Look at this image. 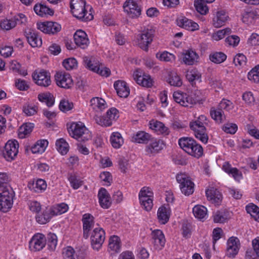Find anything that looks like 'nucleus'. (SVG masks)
Returning a JSON list of instances; mask_svg holds the SVG:
<instances>
[{
    "label": "nucleus",
    "mask_w": 259,
    "mask_h": 259,
    "mask_svg": "<svg viewBox=\"0 0 259 259\" xmlns=\"http://www.w3.org/2000/svg\"><path fill=\"white\" fill-rule=\"evenodd\" d=\"M123 8L132 18H136L141 15V7L138 5L137 2L134 0H127L124 4Z\"/></svg>",
    "instance_id": "12"
},
{
    "label": "nucleus",
    "mask_w": 259,
    "mask_h": 259,
    "mask_svg": "<svg viewBox=\"0 0 259 259\" xmlns=\"http://www.w3.org/2000/svg\"><path fill=\"white\" fill-rule=\"evenodd\" d=\"M178 143L181 148L188 154L197 158L203 155V148L193 138L182 137Z\"/></svg>",
    "instance_id": "3"
},
{
    "label": "nucleus",
    "mask_w": 259,
    "mask_h": 259,
    "mask_svg": "<svg viewBox=\"0 0 259 259\" xmlns=\"http://www.w3.org/2000/svg\"><path fill=\"white\" fill-rule=\"evenodd\" d=\"M144 201H140V204L143 208L146 211H150L153 205V199L152 198H147L144 199Z\"/></svg>",
    "instance_id": "63"
},
{
    "label": "nucleus",
    "mask_w": 259,
    "mask_h": 259,
    "mask_svg": "<svg viewBox=\"0 0 259 259\" xmlns=\"http://www.w3.org/2000/svg\"><path fill=\"white\" fill-rule=\"evenodd\" d=\"M53 216L51 209H47L42 213L36 216V220L40 224H45L50 221Z\"/></svg>",
    "instance_id": "31"
},
{
    "label": "nucleus",
    "mask_w": 259,
    "mask_h": 259,
    "mask_svg": "<svg viewBox=\"0 0 259 259\" xmlns=\"http://www.w3.org/2000/svg\"><path fill=\"white\" fill-rule=\"evenodd\" d=\"M206 195L208 200L216 204L220 203L222 199L221 193L214 187H211L206 190Z\"/></svg>",
    "instance_id": "26"
},
{
    "label": "nucleus",
    "mask_w": 259,
    "mask_h": 259,
    "mask_svg": "<svg viewBox=\"0 0 259 259\" xmlns=\"http://www.w3.org/2000/svg\"><path fill=\"white\" fill-rule=\"evenodd\" d=\"M50 209L53 215H57L66 212L68 209V206L65 203H62Z\"/></svg>",
    "instance_id": "45"
},
{
    "label": "nucleus",
    "mask_w": 259,
    "mask_h": 259,
    "mask_svg": "<svg viewBox=\"0 0 259 259\" xmlns=\"http://www.w3.org/2000/svg\"><path fill=\"white\" fill-rule=\"evenodd\" d=\"M246 57L243 54H238L234 58L233 62L236 66H243L246 64Z\"/></svg>",
    "instance_id": "60"
},
{
    "label": "nucleus",
    "mask_w": 259,
    "mask_h": 259,
    "mask_svg": "<svg viewBox=\"0 0 259 259\" xmlns=\"http://www.w3.org/2000/svg\"><path fill=\"white\" fill-rule=\"evenodd\" d=\"M25 35L28 43L32 47H38L41 46V38L34 30H28L25 32Z\"/></svg>",
    "instance_id": "22"
},
{
    "label": "nucleus",
    "mask_w": 259,
    "mask_h": 259,
    "mask_svg": "<svg viewBox=\"0 0 259 259\" xmlns=\"http://www.w3.org/2000/svg\"><path fill=\"white\" fill-rule=\"evenodd\" d=\"M117 95L121 98H126L130 94V89L124 81L117 80L114 83Z\"/></svg>",
    "instance_id": "24"
},
{
    "label": "nucleus",
    "mask_w": 259,
    "mask_h": 259,
    "mask_svg": "<svg viewBox=\"0 0 259 259\" xmlns=\"http://www.w3.org/2000/svg\"><path fill=\"white\" fill-rule=\"evenodd\" d=\"M248 78L255 83H259V65L252 68L248 73Z\"/></svg>",
    "instance_id": "51"
},
{
    "label": "nucleus",
    "mask_w": 259,
    "mask_h": 259,
    "mask_svg": "<svg viewBox=\"0 0 259 259\" xmlns=\"http://www.w3.org/2000/svg\"><path fill=\"white\" fill-rule=\"evenodd\" d=\"M33 127V126L31 123L24 124L20 127L19 136L21 138H24L32 132Z\"/></svg>",
    "instance_id": "49"
},
{
    "label": "nucleus",
    "mask_w": 259,
    "mask_h": 259,
    "mask_svg": "<svg viewBox=\"0 0 259 259\" xmlns=\"http://www.w3.org/2000/svg\"><path fill=\"white\" fill-rule=\"evenodd\" d=\"M228 18V14L224 10L218 11L213 18V25L215 27H220L225 24Z\"/></svg>",
    "instance_id": "27"
},
{
    "label": "nucleus",
    "mask_w": 259,
    "mask_h": 259,
    "mask_svg": "<svg viewBox=\"0 0 259 259\" xmlns=\"http://www.w3.org/2000/svg\"><path fill=\"white\" fill-rule=\"evenodd\" d=\"M100 206L104 209H108L111 205V200L109 194L103 188H101L98 194Z\"/></svg>",
    "instance_id": "20"
},
{
    "label": "nucleus",
    "mask_w": 259,
    "mask_h": 259,
    "mask_svg": "<svg viewBox=\"0 0 259 259\" xmlns=\"http://www.w3.org/2000/svg\"><path fill=\"white\" fill-rule=\"evenodd\" d=\"M197 58V55L195 52L188 50L184 54L183 60L186 64L191 65L194 64Z\"/></svg>",
    "instance_id": "36"
},
{
    "label": "nucleus",
    "mask_w": 259,
    "mask_h": 259,
    "mask_svg": "<svg viewBox=\"0 0 259 259\" xmlns=\"http://www.w3.org/2000/svg\"><path fill=\"white\" fill-rule=\"evenodd\" d=\"M193 213L196 218L201 220L206 216L207 209L202 205H196L193 208Z\"/></svg>",
    "instance_id": "41"
},
{
    "label": "nucleus",
    "mask_w": 259,
    "mask_h": 259,
    "mask_svg": "<svg viewBox=\"0 0 259 259\" xmlns=\"http://www.w3.org/2000/svg\"><path fill=\"white\" fill-rule=\"evenodd\" d=\"M83 62L84 63V65L86 68L89 69L95 72L99 71V65L98 64L97 62L94 63L93 62L92 59L88 57H83Z\"/></svg>",
    "instance_id": "53"
},
{
    "label": "nucleus",
    "mask_w": 259,
    "mask_h": 259,
    "mask_svg": "<svg viewBox=\"0 0 259 259\" xmlns=\"http://www.w3.org/2000/svg\"><path fill=\"white\" fill-rule=\"evenodd\" d=\"M37 26L38 29L47 34H55L61 29V25L56 22L48 21L37 23Z\"/></svg>",
    "instance_id": "11"
},
{
    "label": "nucleus",
    "mask_w": 259,
    "mask_h": 259,
    "mask_svg": "<svg viewBox=\"0 0 259 259\" xmlns=\"http://www.w3.org/2000/svg\"><path fill=\"white\" fill-rule=\"evenodd\" d=\"M74 39L76 46L83 49L87 48L90 43L87 34L81 29L75 32L74 34Z\"/></svg>",
    "instance_id": "17"
},
{
    "label": "nucleus",
    "mask_w": 259,
    "mask_h": 259,
    "mask_svg": "<svg viewBox=\"0 0 259 259\" xmlns=\"http://www.w3.org/2000/svg\"><path fill=\"white\" fill-rule=\"evenodd\" d=\"M83 236L87 239L89 236V232L94 226V218L90 213H85L82 217Z\"/></svg>",
    "instance_id": "21"
},
{
    "label": "nucleus",
    "mask_w": 259,
    "mask_h": 259,
    "mask_svg": "<svg viewBox=\"0 0 259 259\" xmlns=\"http://www.w3.org/2000/svg\"><path fill=\"white\" fill-rule=\"evenodd\" d=\"M70 136L78 141L85 142L91 138L88 130L81 123H72L68 129Z\"/></svg>",
    "instance_id": "4"
},
{
    "label": "nucleus",
    "mask_w": 259,
    "mask_h": 259,
    "mask_svg": "<svg viewBox=\"0 0 259 259\" xmlns=\"http://www.w3.org/2000/svg\"><path fill=\"white\" fill-rule=\"evenodd\" d=\"M246 210L255 221L259 222V208L256 205L250 204L246 206Z\"/></svg>",
    "instance_id": "44"
},
{
    "label": "nucleus",
    "mask_w": 259,
    "mask_h": 259,
    "mask_svg": "<svg viewBox=\"0 0 259 259\" xmlns=\"http://www.w3.org/2000/svg\"><path fill=\"white\" fill-rule=\"evenodd\" d=\"M70 4L73 16L78 20L87 22L93 19L94 16L91 12V7L86 6L85 0H71Z\"/></svg>",
    "instance_id": "1"
},
{
    "label": "nucleus",
    "mask_w": 259,
    "mask_h": 259,
    "mask_svg": "<svg viewBox=\"0 0 259 259\" xmlns=\"http://www.w3.org/2000/svg\"><path fill=\"white\" fill-rule=\"evenodd\" d=\"M64 259H82V257L78 255L71 246H67L63 250Z\"/></svg>",
    "instance_id": "32"
},
{
    "label": "nucleus",
    "mask_w": 259,
    "mask_h": 259,
    "mask_svg": "<svg viewBox=\"0 0 259 259\" xmlns=\"http://www.w3.org/2000/svg\"><path fill=\"white\" fill-rule=\"evenodd\" d=\"M46 244V238L44 235L37 234L34 235L29 242V247L34 251L41 250Z\"/></svg>",
    "instance_id": "15"
},
{
    "label": "nucleus",
    "mask_w": 259,
    "mask_h": 259,
    "mask_svg": "<svg viewBox=\"0 0 259 259\" xmlns=\"http://www.w3.org/2000/svg\"><path fill=\"white\" fill-rule=\"evenodd\" d=\"M73 107L72 102H70L68 100H62L59 104V108L63 112H67L70 110Z\"/></svg>",
    "instance_id": "61"
},
{
    "label": "nucleus",
    "mask_w": 259,
    "mask_h": 259,
    "mask_svg": "<svg viewBox=\"0 0 259 259\" xmlns=\"http://www.w3.org/2000/svg\"><path fill=\"white\" fill-rule=\"evenodd\" d=\"M231 32V30L229 28L219 30L212 35V38L213 40L218 41L223 39L226 35L229 34Z\"/></svg>",
    "instance_id": "54"
},
{
    "label": "nucleus",
    "mask_w": 259,
    "mask_h": 259,
    "mask_svg": "<svg viewBox=\"0 0 259 259\" xmlns=\"http://www.w3.org/2000/svg\"><path fill=\"white\" fill-rule=\"evenodd\" d=\"M155 30L153 29H147L144 30L140 34L139 39V46L143 50L148 52L149 45L152 42L154 36Z\"/></svg>",
    "instance_id": "10"
},
{
    "label": "nucleus",
    "mask_w": 259,
    "mask_h": 259,
    "mask_svg": "<svg viewBox=\"0 0 259 259\" xmlns=\"http://www.w3.org/2000/svg\"><path fill=\"white\" fill-rule=\"evenodd\" d=\"M38 100L41 102H45L48 107L52 106L54 103L53 96L50 93H42L38 95Z\"/></svg>",
    "instance_id": "43"
},
{
    "label": "nucleus",
    "mask_w": 259,
    "mask_h": 259,
    "mask_svg": "<svg viewBox=\"0 0 259 259\" xmlns=\"http://www.w3.org/2000/svg\"><path fill=\"white\" fill-rule=\"evenodd\" d=\"M239 240L237 237H231L227 242V255L229 257H234L239 249Z\"/></svg>",
    "instance_id": "19"
},
{
    "label": "nucleus",
    "mask_w": 259,
    "mask_h": 259,
    "mask_svg": "<svg viewBox=\"0 0 259 259\" xmlns=\"http://www.w3.org/2000/svg\"><path fill=\"white\" fill-rule=\"evenodd\" d=\"M32 78L35 82L41 87H47L51 83L49 73L44 70L39 72H34L32 74Z\"/></svg>",
    "instance_id": "13"
},
{
    "label": "nucleus",
    "mask_w": 259,
    "mask_h": 259,
    "mask_svg": "<svg viewBox=\"0 0 259 259\" xmlns=\"http://www.w3.org/2000/svg\"><path fill=\"white\" fill-rule=\"evenodd\" d=\"M169 217L170 210L168 208L164 206H161L158 208L157 211V218L160 224H166L168 221Z\"/></svg>",
    "instance_id": "28"
},
{
    "label": "nucleus",
    "mask_w": 259,
    "mask_h": 259,
    "mask_svg": "<svg viewBox=\"0 0 259 259\" xmlns=\"http://www.w3.org/2000/svg\"><path fill=\"white\" fill-rule=\"evenodd\" d=\"M105 239L104 230L100 227L95 228L91 235V245L93 248L98 250L102 246Z\"/></svg>",
    "instance_id": "8"
},
{
    "label": "nucleus",
    "mask_w": 259,
    "mask_h": 259,
    "mask_svg": "<svg viewBox=\"0 0 259 259\" xmlns=\"http://www.w3.org/2000/svg\"><path fill=\"white\" fill-rule=\"evenodd\" d=\"M28 187L31 191L36 193L41 192L46 190L47 184L45 181L42 179H38L35 183H29Z\"/></svg>",
    "instance_id": "29"
},
{
    "label": "nucleus",
    "mask_w": 259,
    "mask_h": 259,
    "mask_svg": "<svg viewBox=\"0 0 259 259\" xmlns=\"http://www.w3.org/2000/svg\"><path fill=\"white\" fill-rule=\"evenodd\" d=\"M210 114L212 118L218 123L223 122L225 119V116L223 111L219 107L218 109L211 107L210 110Z\"/></svg>",
    "instance_id": "33"
},
{
    "label": "nucleus",
    "mask_w": 259,
    "mask_h": 259,
    "mask_svg": "<svg viewBox=\"0 0 259 259\" xmlns=\"http://www.w3.org/2000/svg\"><path fill=\"white\" fill-rule=\"evenodd\" d=\"M163 141L159 139L152 140L146 148V151L148 154L155 155L159 153L164 147Z\"/></svg>",
    "instance_id": "18"
},
{
    "label": "nucleus",
    "mask_w": 259,
    "mask_h": 259,
    "mask_svg": "<svg viewBox=\"0 0 259 259\" xmlns=\"http://www.w3.org/2000/svg\"><path fill=\"white\" fill-rule=\"evenodd\" d=\"M227 58V56L223 52H215L210 54L209 59L214 63L220 64L224 62Z\"/></svg>",
    "instance_id": "42"
},
{
    "label": "nucleus",
    "mask_w": 259,
    "mask_h": 259,
    "mask_svg": "<svg viewBox=\"0 0 259 259\" xmlns=\"http://www.w3.org/2000/svg\"><path fill=\"white\" fill-rule=\"evenodd\" d=\"M16 26V23L13 21L12 18L10 19H5L0 21L1 28L5 30H9Z\"/></svg>",
    "instance_id": "48"
},
{
    "label": "nucleus",
    "mask_w": 259,
    "mask_h": 259,
    "mask_svg": "<svg viewBox=\"0 0 259 259\" xmlns=\"http://www.w3.org/2000/svg\"><path fill=\"white\" fill-rule=\"evenodd\" d=\"M156 57L159 60L165 62H172L175 60L176 57L172 54L167 52H163V53H157Z\"/></svg>",
    "instance_id": "46"
},
{
    "label": "nucleus",
    "mask_w": 259,
    "mask_h": 259,
    "mask_svg": "<svg viewBox=\"0 0 259 259\" xmlns=\"http://www.w3.org/2000/svg\"><path fill=\"white\" fill-rule=\"evenodd\" d=\"M205 2H201V1H195L194 6L197 11L201 15H206L208 12L207 6L204 4Z\"/></svg>",
    "instance_id": "55"
},
{
    "label": "nucleus",
    "mask_w": 259,
    "mask_h": 259,
    "mask_svg": "<svg viewBox=\"0 0 259 259\" xmlns=\"http://www.w3.org/2000/svg\"><path fill=\"white\" fill-rule=\"evenodd\" d=\"M112 146L115 148H119L123 144V139L118 132L113 133L110 137Z\"/></svg>",
    "instance_id": "34"
},
{
    "label": "nucleus",
    "mask_w": 259,
    "mask_h": 259,
    "mask_svg": "<svg viewBox=\"0 0 259 259\" xmlns=\"http://www.w3.org/2000/svg\"><path fill=\"white\" fill-rule=\"evenodd\" d=\"M177 25L185 29L190 31H195L199 29L197 23L186 17L179 18L177 20Z\"/></svg>",
    "instance_id": "23"
},
{
    "label": "nucleus",
    "mask_w": 259,
    "mask_h": 259,
    "mask_svg": "<svg viewBox=\"0 0 259 259\" xmlns=\"http://www.w3.org/2000/svg\"><path fill=\"white\" fill-rule=\"evenodd\" d=\"M168 82L170 85L174 87H181L182 84V81L180 76L176 73L172 72L169 75L168 79Z\"/></svg>",
    "instance_id": "47"
},
{
    "label": "nucleus",
    "mask_w": 259,
    "mask_h": 259,
    "mask_svg": "<svg viewBox=\"0 0 259 259\" xmlns=\"http://www.w3.org/2000/svg\"><path fill=\"white\" fill-rule=\"evenodd\" d=\"M257 18L255 12H245L242 14V20L243 23L249 25L253 23Z\"/></svg>",
    "instance_id": "40"
},
{
    "label": "nucleus",
    "mask_w": 259,
    "mask_h": 259,
    "mask_svg": "<svg viewBox=\"0 0 259 259\" xmlns=\"http://www.w3.org/2000/svg\"><path fill=\"white\" fill-rule=\"evenodd\" d=\"M109 248L114 252H118L120 249L119 238L117 236L110 237L109 241Z\"/></svg>",
    "instance_id": "37"
},
{
    "label": "nucleus",
    "mask_w": 259,
    "mask_h": 259,
    "mask_svg": "<svg viewBox=\"0 0 259 259\" xmlns=\"http://www.w3.org/2000/svg\"><path fill=\"white\" fill-rule=\"evenodd\" d=\"M19 144L14 140H9L4 147L3 154L4 158L8 161H12L14 160L18 153Z\"/></svg>",
    "instance_id": "7"
},
{
    "label": "nucleus",
    "mask_w": 259,
    "mask_h": 259,
    "mask_svg": "<svg viewBox=\"0 0 259 259\" xmlns=\"http://www.w3.org/2000/svg\"><path fill=\"white\" fill-rule=\"evenodd\" d=\"M38 107L36 106H32L29 104H25L23 106L22 110L23 113L27 116H32L37 112Z\"/></svg>",
    "instance_id": "50"
},
{
    "label": "nucleus",
    "mask_w": 259,
    "mask_h": 259,
    "mask_svg": "<svg viewBox=\"0 0 259 259\" xmlns=\"http://www.w3.org/2000/svg\"><path fill=\"white\" fill-rule=\"evenodd\" d=\"M14 196V192L11 188H5L0 193V211L7 212L11 208Z\"/></svg>",
    "instance_id": "5"
},
{
    "label": "nucleus",
    "mask_w": 259,
    "mask_h": 259,
    "mask_svg": "<svg viewBox=\"0 0 259 259\" xmlns=\"http://www.w3.org/2000/svg\"><path fill=\"white\" fill-rule=\"evenodd\" d=\"M94 119L97 124L101 126H111L112 124V122L110 121V120L106 116H95L94 117Z\"/></svg>",
    "instance_id": "59"
},
{
    "label": "nucleus",
    "mask_w": 259,
    "mask_h": 259,
    "mask_svg": "<svg viewBox=\"0 0 259 259\" xmlns=\"http://www.w3.org/2000/svg\"><path fill=\"white\" fill-rule=\"evenodd\" d=\"M63 65L67 70L75 68L77 66V62L74 58H69L65 59L63 62Z\"/></svg>",
    "instance_id": "56"
},
{
    "label": "nucleus",
    "mask_w": 259,
    "mask_h": 259,
    "mask_svg": "<svg viewBox=\"0 0 259 259\" xmlns=\"http://www.w3.org/2000/svg\"><path fill=\"white\" fill-rule=\"evenodd\" d=\"M90 103L93 109L97 111H101L106 107L105 100L98 97L93 98Z\"/></svg>",
    "instance_id": "30"
},
{
    "label": "nucleus",
    "mask_w": 259,
    "mask_h": 259,
    "mask_svg": "<svg viewBox=\"0 0 259 259\" xmlns=\"http://www.w3.org/2000/svg\"><path fill=\"white\" fill-rule=\"evenodd\" d=\"M218 107L222 110L224 109L229 111L232 109L233 103L230 101L224 99L220 103Z\"/></svg>",
    "instance_id": "64"
},
{
    "label": "nucleus",
    "mask_w": 259,
    "mask_h": 259,
    "mask_svg": "<svg viewBox=\"0 0 259 259\" xmlns=\"http://www.w3.org/2000/svg\"><path fill=\"white\" fill-rule=\"evenodd\" d=\"M149 125L150 128L155 131L158 134L166 136L168 135L169 133L168 128L160 121L152 120L149 122Z\"/></svg>",
    "instance_id": "25"
},
{
    "label": "nucleus",
    "mask_w": 259,
    "mask_h": 259,
    "mask_svg": "<svg viewBox=\"0 0 259 259\" xmlns=\"http://www.w3.org/2000/svg\"><path fill=\"white\" fill-rule=\"evenodd\" d=\"M55 79L58 86L68 89L73 86V81L70 75L63 72H57L55 75Z\"/></svg>",
    "instance_id": "9"
},
{
    "label": "nucleus",
    "mask_w": 259,
    "mask_h": 259,
    "mask_svg": "<svg viewBox=\"0 0 259 259\" xmlns=\"http://www.w3.org/2000/svg\"><path fill=\"white\" fill-rule=\"evenodd\" d=\"M33 9L36 14L41 16L46 14L51 15L53 14V12L51 9L41 4H36Z\"/></svg>",
    "instance_id": "35"
},
{
    "label": "nucleus",
    "mask_w": 259,
    "mask_h": 259,
    "mask_svg": "<svg viewBox=\"0 0 259 259\" xmlns=\"http://www.w3.org/2000/svg\"><path fill=\"white\" fill-rule=\"evenodd\" d=\"M152 243L156 249H161L164 245L165 239L164 235L160 230H155L151 233Z\"/></svg>",
    "instance_id": "16"
},
{
    "label": "nucleus",
    "mask_w": 259,
    "mask_h": 259,
    "mask_svg": "<svg viewBox=\"0 0 259 259\" xmlns=\"http://www.w3.org/2000/svg\"><path fill=\"white\" fill-rule=\"evenodd\" d=\"M186 77L189 82L192 83L194 80H199L201 74L197 70L192 69L187 73Z\"/></svg>",
    "instance_id": "58"
},
{
    "label": "nucleus",
    "mask_w": 259,
    "mask_h": 259,
    "mask_svg": "<svg viewBox=\"0 0 259 259\" xmlns=\"http://www.w3.org/2000/svg\"><path fill=\"white\" fill-rule=\"evenodd\" d=\"M152 195L153 193L151 191L150 188L147 187H144L141 189L139 192V198L140 201L143 202L144 199L148 197L151 198L152 197Z\"/></svg>",
    "instance_id": "57"
},
{
    "label": "nucleus",
    "mask_w": 259,
    "mask_h": 259,
    "mask_svg": "<svg viewBox=\"0 0 259 259\" xmlns=\"http://www.w3.org/2000/svg\"><path fill=\"white\" fill-rule=\"evenodd\" d=\"M133 77L137 83L143 87L150 88L153 85V80L149 75H144L142 71L137 69L133 73Z\"/></svg>",
    "instance_id": "14"
},
{
    "label": "nucleus",
    "mask_w": 259,
    "mask_h": 259,
    "mask_svg": "<svg viewBox=\"0 0 259 259\" xmlns=\"http://www.w3.org/2000/svg\"><path fill=\"white\" fill-rule=\"evenodd\" d=\"M57 150L62 155H65L69 151L68 144L63 139H60L56 142Z\"/></svg>",
    "instance_id": "39"
},
{
    "label": "nucleus",
    "mask_w": 259,
    "mask_h": 259,
    "mask_svg": "<svg viewBox=\"0 0 259 259\" xmlns=\"http://www.w3.org/2000/svg\"><path fill=\"white\" fill-rule=\"evenodd\" d=\"M151 138V136L144 131H140L134 137L135 142L138 143H147Z\"/></svg>",
    "instance_id": "38"
},
{
    "label": "nucleus",
    "mask_w": 259,
    "mask_h": 259,
    "mask_svg": "<svg viewBox=\"0 0 259 259\" xmlns=\"http://www.w3.org/2000/svg\"><path fill=\"white\" fill-rule=\"evenodd\" d=\"M208 122V119L206 116L201 115L189 123V127L194 132L195 137L204 144L207 143L208 140L206 128Z\"/></svg>",
    "instance_id": "2"
},
{
    "label": "nucleus",
    "mask_w": 259,
    "mask_h": 259,
    "mask_svg": "<svg viewBox=\"0 0 259 259\" xmlns=\"http://www.w3.org/2000/svg\"><path fill=\"white\" fill-rule=\"evenodd\" d=\"M176 179L182 193L189 196L194 192V183L185 174H177Z\"/></svg>",
    "instance_id": "6"
},
{
    "label": "nucleus",
    "mask_w": 259,
    "mask_h": 259,
    "mask_svg": "<svg viewBox=\"0 0 259 259\" xmlns=\"http://www.w3.org/2000/svg\"><path fill=\"white\" fill-rule=\"evenodd\" d=\"M100 178L105 183L106 186H110L112 182V179L111 174L108 171H104L100 174Z\"/></svg>",
    "instance_id": "62"
},
{
    "label": "nucleus",
    "mask_w": 259,
    "mask_h": 259,
    "mask_svg": "<svg viewBox=\"0 0 259 259\" xmlns=\"http://www.w3.org/2000/svg\"><path fill=\"white\" fill-rule=\"evenodd\" d=\"M47 245L49 249L53 250L57 244V237L56 234L50 233L47 236Z\"/></svg>",
    "instance_id": "52"
}]
</instances>
